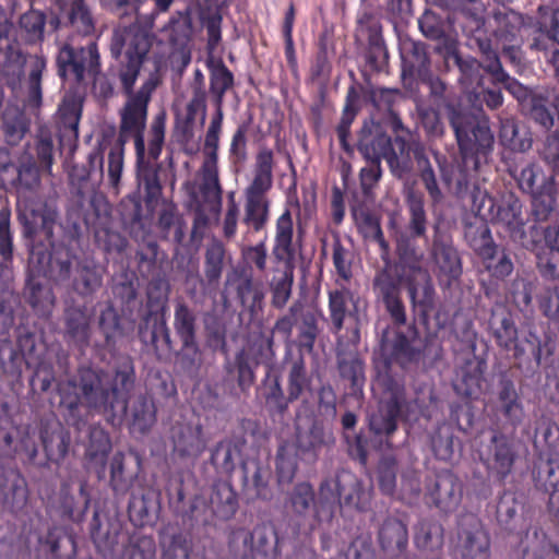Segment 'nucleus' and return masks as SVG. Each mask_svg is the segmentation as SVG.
Wrapping results in <instances>:
<instances>
[{"mask_svg":"<svg viewBox=\"0 0 559 559\" xmlns=\"http://www.w3.org/2000/svg\"><path fill=\"white\" fill-rule=\"evenodd\" d=\"M489 163L478 170L471 174V183L465 192L457 193L454 183H444L447 188L453 190L460 199L469 197L472 212L485 221L501 225L513 242L522 248L534 247L537 236L536 224L525 229V222L522 215V202L513 193L504 194L500 200H496L485 189L477 185V177L483 173Z\"/></svg>","mask_w":559,"mask_h":559,"instance_id":"10","label":"nucleus"},{"mask_svg":"<svg viewBox=\"0 0 559 559\" xmlns=\"http://www.w3.org/2000/svg\"><path fill=\"white\" fill-rule=\"evenodd\" d=\"M156 36L148 29L141 26H131L124 28L115 29L110 43L109 51L111 61L108 66L107 72L103 73L102 70L97 74L88 75L87 81H92L93 93L99 98L107 100L115 95V83L114 80L118 81L122 94L127 97L124 105L129 102V94L124 92L123 83L119 76V70L130 66L133 70H136V76L132 86V93L136 94L141 91L144 82L156 73H150V75L142 82L138 91H134L136 81L141 74L144 62L148 58V52L153 46Z\"/></svg>","mask_w":559,"mask_h":559,"instance_id":"8","label":"nucleus"},{"mask_svg":"<svg viewBox=\"0 0 559 559\" xmlns=\"http://www.w3.org/2000/svg\"><path fill=\"white\" fill-rule=\"evenodd\" d=\"M262 359L269 358L258 354V347L253 346V338L250 336L247 348L239 349L233 359L226 358L223 365L226 378L235 381L242 393L249 392L255 382V369Z\"/></svg>","mask_w":559,"mask_h":559,"instance_id":"30","label":"nucleus"},{"mask_svg":"<svg viewBox=\"0 0 559 559\" xmlns=\"http://www.w3.org/2000/svg\"><path fill=\"white\" fill-rule=\"evenodd\" d=\"M524 25L523 15L506 5L490 10L485 5H469L462 10V33L468 45L479 51L484 63L490 62L492 55L500 57L496 43L513 68H523Z\"/></svg>","mask_w":559,"mask_h":559,"instance_id":"7","label":"nucleus"},{"mask_svg":"<svg viewBox=\"0 0 559 559\" xmlns=\"http://www.w3.org/2000/svg\"><path fill=\"white\" fill-rule=\"evenodd\" d=\"M370 493L364 480L353 472L340 468L319 484L318 496L309 481H299L286 493L284 509L299 520L312 515L318 523H330L342 508L364 512L369 508Z\"/></svg>","mask_w":559,"mask_h":559,"instance_id":"6","label":"nucleus"},{"mask_svg":"<svg viewBox=\"0 0 559 559\" xmlns=\"http://www.w3.org/2000/svg\"><path fill=\"white\" fill-rule=\"evenodd\" d=\"M135 367L131 356L119 354L111 365V378L92 364L81 365L74 376L58 383L60 405L70 415H79L81 405L102 414L111 424H120L127 415L135 386Z\"/></svg>","mask_w":559,"mask_h":559,"instance_id":"4","label":"nucleus"},{"mask_svg":"<svg viewBox=\"0 0 559 559\" xmlns=\"http://www.w3.org/2000/svg\"><path fill=\"white\" fill-rule=\"evenodd\" d=\"M294 223L292 212L285 209L276 219L275 239L272 254L278 262H283L282 271L273 276L270 283L271 305L276 309H283L290 298L294 283V261L296 250L293 243Z\"/></svg>","mask_w":559,"mask_h":559,"instance_id":"14","label":"nucleus"},{"mask_svg":"<svg viewBox=\"0 0 559 559\" xmlns=\"http://www.w3.org/2000/svg\"><path fill=\"white\" fill-rule=\"evenodd\" d=\"M386 326L379 340V357L374 359V383L384 385H405L404 378L392 371L395 362L402 369L407 370L419 366L425 357L420 333L415 322L407 325Z\"/></svg>","mask_w":559,"mask_h":559,"instance_id":"11","label":"nucleus"},{"mask_svg":"<svg viewBox=\"0 0 559 559\" xmlns=\"http://www.w3.org/2000/svg\"><path fill=\"white\" fill-rule=\"evenodd\" d=\"M38 542L44 547L47 559H75L76 557L74 536L61 527H50Z\"/></svg>","mask_w":559,"mask_h":559,"instance_id":"50","label":"nucleus"},{"mask_svg":"<svg viewBox=\"0 0 559 559\" xmlns=\"http://www.w3.org/2000/svg\"><path fill=\"white\" fill-rule=\"evenodd\" d=\"M532 50L544 53L554 70L559 71V9L539 5L533 23Z\"/></svg>","mask_w":559,"mask_h":559,"instance_id":"20","label":"nucleus"},{"mask_svg":"<svg viewBox=\"0 0 559 559\" xmlns=\"http://www.w3.org/2000/svg\"><path fill=\"white\" fill-rule=\"evenodd\" d=\"M16 345L26 366L36 368V374L39 376L45 343L36 326L20 324L16 328Z\"/></svg>","mask_w":559,"mask_h":559,"instance_id":"45","label":"nucleus"},{"mask_svg":"<svg viewBox=\"0 0 559 559\" xmlns=\"http://www.w3.org/2000/svg\"><path fill=\"white\" fill-rule=\"evenodd\" d=\"M28 275L25 285V299L38 317L48 318L55 307L56 296L50 285L44 280L56 284L69 281L71 274L70 250L56 246L52 238L46 239L47 245L36 243L29 239Z\"/></svg>","mask_w":559,"mask_h":559,"instance_id":"9","label":"nucleus"},{"mask_svg":"<svg viewBox=\"0 0 559 559\" xmlns=\"http://www.w3.org/2000/svg\"><path fill=\"white\" fill-rule=\"evenodd\" d=\"M401 76L404 83L418 81L431 72L428 47L423 41L405 38L400 43Z\"/></svg>","mask_w":559,"mask_h":559,"instance_id":"35","label":"nucleus"},{"mask_svg":"<svg viewBox=\"0 0 559 559\" xmlns=\"http://www.w3.org/2000/svg\"><path fill=\"white\" fill-rule=\"evenodd\" d=\"M480 237L481 246L474 247V249L483 258L490 276L496 281H503L514 269L510 254L504 249H498L492 241L489 228H483Z\"/></svg>","mask_w":559,"mask_h":559,"instance_id":"40","label":"nucleus"},{"mask_svg":"<svg viewBox=\"0 0 559 559\" xmlns=\"http://www.w3.org/2000/svg\"><path fill=\"white\" fill-rule=\"evenodd\" d=\"M374 389L382 393L378 409L369 415L368 424L370 431L378 438L386 440L397 429V421L401 416L406 419H415L421 412L423 405L417 397H409L405 385H384L372 383Z\"/></svg>","mask_w":559,"mask_h":559,"instance_id":"13","label":"nucleus"},{"mask_svg":"<svg viewBox=\"0 0 559 559\" xmlns=\"http://www.w3.org/2000/svg\"><path fill=\"white\" fill-rule=\"evenodd\" d=\"M173 453L180 460L195 461L206 449L200 423H176L170 430Z\"/></svg>","mask_w":559,"mask_h":559,"instance_id":"33","label":"nucleus"},{"mask_svg":"<svg viewBox=\"0 0 559 559\" xmlns=\"http://www.w3.org/2000/svg\"><path fill=\"white\" fill-rule=\"evenodd\" d=\"M554 350L555 344L548 334L528 329L519 333L510 353L519 368L535 371L542 366L543 358L551 356Z\"/></svg>","mask_w":559,"mask_h":559,"instance_id":"23","label":"nucleus"},{"mask_svg":"<svg viewBox=\"0 0 559 559\" xmlns=\"http://www.w3.org/2000/svg\"><path fill=\"white\" fill-rule=\"evenodd\" d=\"M385 162L392 176L404 182V189L415 187V175H417L432 204L442 202L444 195L428 150L417 136L408 139L403 134L393 136Z\"/></svg>","mask_w":559,"mask_h":559,"instance_id":"12","label":"nucleus"},{"mask_svg":"<svg viewBox=\"0 0 559 559\" xmlns=\"http://www.w3.org/2000/svg\"><path fill=\"white\" fill-rule=\"evenodd\" d=\"M283 537L271 522L258 523L252 530L238 527L228 539L235 559H277Z\"/></svg>","mask_w":559,"mask_h":559,"instance_id":"15","label":"nucleus"},{"mask_svg":"<svg viewBox=\"0 0 559 559\" xmlns=\"http://www.w3.org/2000/svg\"><path fill=\"white\" fill-rule=\"evenodd\" d=\"M408 297L414 312L417 313L419 321L427 324L429 313L435 308L436 290L432 281L427 272L421 273V281H409L407 285Z\"/></svg>","mask_w":559,"mask_h":559,"instance_id":"47","label":"nucleus"},{"mask_svg":"<svg viewBox=\"0 0 559 559\" xmlns=\"http://www.w3.org/2000/svg\"><path fill=\"white\" fill-rule=\"evenodd\" d=\"M352 215L359 234L366 240H372L379 245L382 258L389 254L390 247L384 238L379 216L362 206L359 209L354 207Z\"/></svg>","mask_w":559,"mask_h":559,"instance_id":"55","label":"nucleus"},{"mask_svg":"<svg viewBox=\"0 0 559 559\" xmlns=\"http://www.w3.org/2000/svg\"><path fill=\"white\" fill-rule=\"evenodd\" d=\"M281 369L285 376L286 392L295 402L311 390L312 376L307 368L304 354L294 353L289 347L286 348Z\"/></svg>","mask_w":559,"mask_h":559,"instance_id":"37","label":"nucleus"},{"mask_svg":"<svg viewBox=\"0 0 559 559\" xmlns=\"http://www.w3.org/2000/svg\"><path fill=\"white\" fill-rule=\"evenodd\" d=\"M120 525L106 513L95 509L90 522V537L103 557H111L119 543Z\"/></svg>","mask_w":559,"mask_h":559,"instance_id":"39","label":"nucleus"},{"mask_svg":"<svg viewBox=\"0 0 559 559\" xmlns=\"http://www.w3.org/2000/svg\"><path fill=\"white\" fill-rule=\"evenodd\" d=\"M91 313L85 305L67 300L63 311L64 340L84 352L90 344Z\"/></svg>","mask_w":559,"mask_h":559,"instance_id":"36","label":"nucleus"},{"mask_svg":"<svg viewBox=\"0 0 559 559\" xmlns=\"http://www.w3.org/2000/svg\"><path fill=\"white\" fill-rule=\"evenodd\" d=\"M257 399L273 421L284 423L289 406L295 401L283 386L282 372L270 366L257 388Z\"/></svg>","mask_w":559,"mask_h":559,"instance_id":"24","label":"nucleus"},{"mask_svg":"<svg viewBox=\"0 0 559 559\" xmlns=\"http://www.w3.org/2000/svg\"><path fill=\"white\" fill-rule=\"evenodd\" d=\"M484 71L490 75L492 83L502 84L503 87L521 104L526 102L530 103L531 97L536 93L523 85L515 78L510 76L503 69L500 57L492 55L490 62L484 63Z\"/></svg>","mask_w":559,"mask_h":559,"instance_id":"52","label":"nucleus"},{"mask_svg":"<svg viewBox=\"0 0 559 559\" xmlns=\"http://www.w3.org/2000/svg\"><path fill=\"white\" fill-rule=\"evenodd\" d=\"M27 143L17 163H13L7 147H0V187L17 198V216L24 237L52 238L58 218L57 207L38 195L41 186L39 166L36 165Z\"/></svg>","mask_w":559,"mask_h":559,"instance_id":"5","label":"nucleus"},{"mask_svg":"<svg viewBox=\"0 0 559 559\" xmlns=\"http://www.w3.org/2000/svg\"><path fill=\"white\" fill-rule=\"evenodd\" d=\"M70 260L72 255L70 254ZM73 261H71V265ZM105 267L93 257L75 258L74 269H71V289L82 298H92L103 287Z\"/></svg>","mask_w":559,"mask_h":559,"instance_id":"32","label":"nucleus"},{"mask_svg":"<svg viewBox=\"0 0 559 559\" xmlns=\"http://www.w3.org/2000/svg\"><path fill=\"white\" fill-rule=\"evenodd\" d=\"M331 433L322 419H312L308 429L296 426L294 448L302 460L314 462L322 448L328 444Z\"/></svg>","mask_w":559,"mask_h":559,"instance_id":"41","label":"nucleus"},{"mask_svg":"<svg viewBox=\"0 0 559 559\" xmlns=\"http://www.w3.org/2000/svg\"><path fill=\"white\" fill-rule=\"evenodd\" d=\"M60 19L78 33L87 35L94 31L92 13L84 0H71L61 9Z\"/></svg>","mask_w":559,"mask_h":559,"instance_id":"63","label":"nucleus"},{"mask_svg":"<svg viewBox=\"0 0 559 559\" xmlns=\"http://www.w3.org/2000/svg\"><path fill=\"white\" fill-rule=\"evenodd\" d=\"M135 131L122 129V109L120 110V130L117 139L111 145L107 155V175L109 185L117 189L122 176L124 165V145L128 136L135 141Z\"/></svg>","mask_w":559,"mask_h":559,"instance_id":"57","label":"nucleus"},{"mask_svg":"<svg viewBox=\"0 0 559 559\" xmlns=\"http://www.w3.org/2000/svg\"><path fill=\"white\" fill-rule=\"evenodd\" d=\"M356 38H367L365 59L367 66L376 71H383L389 62V51L382 35L380 20L371 12H364L358 17Z\"/></svg>","mask_w":559,"mask_h":559,"instance_id":"27","label":"nucleus"},{"mask_svg":"<svg viewBox=\"0 0 559 559\" xmlns=\"http://www.w3.org/2000/svg\"><path fill=\"white\" fill-rule=\"evenodd\" d=\"M111 450V441L108 432L93 426L90 429V441L86 448V461L88 467L94 469L99 479L105 477L106 463Z\"/></svg>","mask_w":559,"mask_h":559,"instance_id":"49","label":"nucleus"},{"mask_svg":"<svg viewBox=\"0 0 559 559\" xmlns=\"http://www.w3.org/2000/svg\"><path fill=\"white\" fill-rule=\"evenodd\" d=\"M57 74L62 80L76 86H86L87 76L100 71V53L95 40L75 46L62 44L56 56Z\"/></svg>","mask_w":559,"mask_h":559,"instance_id":"16","label":"nucleus"},{"mask_svg":"<svg viewBox=\"0 0 559 559\" xmlns=\"http://www.w3.org/2000/svg\"><path fill=\"white\" fill-rule=\"evenodd\" d=\"M429 254L441 283L450 286L461 277L463 266L459 250L453 243L452 236L439 226L433 228Z\"/></svg>","mask_w":559,"mask_h":559,"instance_id":"22","label":"nucleus"},{"mask_svg":"<svg viewBox=\"0 0 559 559\" xmlns=\"http://www.w3.org/2000/svg\"><path fill=\"white\" fill-rule=\"evenodd\" d=\"M405 204L408 214L406 234L396 235V252L402 260L415 257V240L425 238L428 230V217L423 192L414 187L404 189Z\"/></svg>","mask_w":559,"mask_h":559,"instance_id":"19","label":"nucleus"},{"mask_svg":"<svg viewBox=\"0 0 559 559\" xmlns=\"http://www.w3.org/2000/svg\"><path fill=\"white\" fill-rule=\"evenodd\" d=\"M274 155L271 148L260 147L253 168V179L245 190V197L267 199L273 186Z\"/></svg>","mask_w":559,"mask_h":559,"instance_id":"44","label":"nucleus"},{"mask_svg":"<svg viewBox=\"0 0 559 559\" xmlns=\"http://www.w3.org/2000/svg\"><path fill=\"white\" fill-rule=\"evenodd\" d=\"M91 170L86 165H73L69 170L70 202L79 218L86 224L88 211L93 210L96 216L100 215L98 204L100 198L93 193L90 183Z\"/></svg>","mask_w":559,"mask_h":559,"instance_id":"29","label":"nucleus"},{"mask_svg":"<svg viewBox=\"0 0 559 559\" xmlns=\"http://www.w3.org/2000/svg\"><path fill=\"white\" fill-rule=\"evenodd\" d=\"M392 139L379 123L366 120L358 134L357 148L365 159L385 160Z\"/></svg>","mask_w":559,"mask_h":559,"instance_id":"42","label":"nucleus"},{"mask_svg":"<svg viewBox=\"0 0 559 559\" xmlns=\"http://www.w3.org/2000/svg\"><path fill=\"white\" fill-rule=\"evenodd\" d=\"M487 331L497 346L507 353L511 352V346L520 333L512 312L502 302H496L491 307L487 320Z\"/></svg>","mask_w":559,"mask_h":559,"instance_id":"38","label":"nucleus"},{"mask_svg":"<svg viewBox=\"0 0 559 559\" xmlns=\"http://www.w3.org/2000/svg\"><path fill=\"white\" fill-rule=\"evenodd\" d=\"M455 548L461 559H490V535L476 516L464 515L459 520Z\"/></svg>","mask_w":559,"mask_h":559,"instance_id":"25","label":"nucleus"},{"mask_svg":"<svg viewBox=\"0 0 559 559\" xmlns=\"http://www.w3.org/2000/svg\"><path fill=\"white\" fill-rule=\"evenodd\" d=\"M377 540L386 559H417L408 551L407 525L395 516H388L381 523Z\"/></svg>","mask_w":559,"mask_h":559,"instance_id":"31","label":"nucleus"},{"mask_svg":"<svg viewBox=\"0 0 559 559\" xmlns=\"http://www.w3.org/2000/svg\"><path fill=\"white\" fill-rule=\"evenodd\" d=\"M210 508L213 514L223 521L230 520L238 511L239 500L230 479L214 481L210 496Z\"/></svg>","mask_w":559,"mask_h":559,"instance_id":"46","label":"nucleus"},{"mask_svg":"<svg viewBox=\"0 0 559 559\" xmlns=\"http://www.w3.org/2000/svg\"><path fill=\"white\" fill-rule=\"evenodd\" d=\"M403 276L397 274L391 263L378 270L372 278V293L377 304L384 307L395 325H406V307L402 299Z\"/></svg>","mask_w":559,"mask_h":559,"instance_id":"18","label":"nucleus"},{"mask_svg":"<svg viewBox=\"0 0 559 559\" xmlns=\"http://www.w3.org/2000/svg\"><path fill=\"white\" fill-rule=\"evenodd\" d=\"M444 62L448 68L454 66L459 70V83L468 88L479 80L480 68L484 70V60L481 62L469 55H462L455 47H448L444 52Z\"/></svg>","mask_w":559,"mask_h":559,"instance_id":"54","label":"nucleus"},{"mask_svg":"<svg viewBox=\"0 0 559 559\" xmlns=\"http://www.w3.org/2000/svg\"><path fill=\"white\" fill-rule=\"evenodd\" d=\"M82 107V100L74 96L64 97L59 105L57 123L61 140L78 141Z\"/></svg>","mask_w":559,"mask_h":559,"instance_id":"53","label":"nucleus"},{"mask_svg":"<svg viewBox=\"0 0 559 559\" xmlns=\"http://www.w3.org/2000/svg\"><path fill=\"white\" fill-rule=\"evenodd\" d=\"M302 309V304L299 301L294 302L289 309L288 312L282 317H280L272 329V332L270 335H265L262 331H259L258 333H253L250 336L253 338V346L258 347V354L261 357H267L270 359L274 358V334H278L282 336L283 341L285 342V349L292 348L294 341L292 338L293 336V330L294 326H296L298 314L300 310Z\"/></svg>","mask_w":559,"mask_h":559,"instance_id":"34","label":"nucleus"},{"mask_svg":"<svg viewBox=\"0 0 559 559\" xmlns=\"http://www.w3.org/2000/svg\"><path fill=\"white\" fill-rule=\"evenodd\" d=\"M499 140L504 147L521 153L528 151L533 143L528 130L513 118H500Z\"/></svg>","mask_w":559,"mask_h":559,"instance_id":"59","label":"nucleus"},{"mask_svg":"<svg viewBox=\"0 0 559 559\" xmlns=\"http://www.w3.org/2000/svg\"><path fill=\"white\" fill-rule=\"evenodd\" d=\"M159 508V502L153 492L132 491L128 503L129 519L135 526H153L158 519Z\"/></svg>","mask_w":559,"mask_h":559,"instance_id":"48","label":"nucleus"},{"mask_svg":"<svg viewBox=\"0 0 559 559\" xmlns=\"http://www.w3.org/2000/svg\"><path fill=\"white\" fill-rule=\"evenodd\" d=\"M555 94L551 91H539L533 94L528 103V117L542 129L549 131L559 118V111L555 109Z\"/></svg>","mask_w":559,"mask_h":559,"instance_id":"56","label":"nucleus"},{"mask_svg":"<svg viewBox=\"0 0 559 559\" xmlns=\"http://www.w3.org/2000/svg\"><path fill=\"white\" fill-rule=\"evenodd\" d=\"M479 457L489 477L504 483L520 457V443L513 435L492 429L489 440L483 444Z\"/></svg>","mask_w":559,"mask_h":559,"instance_id":"17","label":"nucleus"},{"mask_svg":"<svg viewBox=\"0 0 559 559\" xmlns=\"http://www.w3.org/2000/svg\"><path fill=\"white\" fill-rule=\"evenodd\" d=\"M523 502L510 490H504L496 506L498 526L508 533H513L522 521Z\"/></svg>","mask_w":559,"mask_h":559,"instance_id":"58","label":"nucleus"},{"mask_svg":"<svg viewBox=\"0 0 559 559\" xmlns=\"http://www.w3.org/2000/svg\"><path fill=\"white\" fill-rule=\"evenodd\" d=\"M430 447L437 460L451 461L461 451L462 443L454 437L451 425L441 424L430 437Z\"/></svg>","mask_w":559,"mask_h":559,"instance_id":"62","label":"nucleus"},{"mask_svg":"<svg viewBox=\"0 0 559 559\" xmlns=\"http://www.w3.org/2000/svg\"><path fill=\"white\" fill-rule=\"evenodd\" d=\"M136 70L128 66L119 70L124 92L129 102L122 107V129L135 131V180L136 190L126 195L118 205V212L124 225L138 226L143 229L153 218L154 212L163 197V186L159 178L160 166L157 160L165 142V116L157 115L151 123L145 146V128L148 105L152 95L159 84L155 75H151L141 91L132 93Z\"/></svg>","mask_w":559,"mask_h":559,"instance_id":"1","label":"nucleus"},{"mask_svg":"<svg viewBox=\"0 0 559 559\" xmlns=\"http://www.w3.org/2000/svg\"><path fill=\"white\" fill-rule=\"evenodd\" d=\"M246 441L238 437H228L216 442L210 450V463L215 473L230 479L236 466L240 464L242 471V483L249 484V467L242 460V452Z\"/></svg>","mask_w":559,"mask_h":559,"instance_id":"28","label":"nucleus"},{"mask_svg":"<svg viewBox=\"0 0 559 559\" xmlns=\"http://www.w3.org/2000/svg\"><path fill=\"white\" fill-rule=\"evenodd\" d=\"M147 284L146 311L139 324L138 335L146 347H151L157 357L173 353L176 365L186 373H197L203 361V352L198 338V312L185 299L174 302L173 330L179 342L176 348L165 319L169 283L163 277L151 276Z\"/></svg>","mask_w":559,"mask_h":559,"instance_id":"3","label":"nucleus"},{"mask_svg":"<svg viewBox=\"0 0 559 559\" xmlns=\"http://www.w3.org/2000/svg\"><path fill=\"white\" fill-rule=\"evenodd\" d=\"M319 313L314 310L304 308L300 310L296 323L297 338L294 341L298 353H312L316 340L319 335Z\"/></svg>","mask_w":559,"mask_h":559,"instance_id":"60","label":"nucleus"},{"mask_svg":"<svg viewBox=\"0 0 559 559\" xmlns=\"http://www.w3.org/2000/svg\"><path fill=\"white\" fill-rule=\"evenodd\" d=\"M532 215L536 222L551 218L557 207V186L555 179L545 180L532 194Z\"/></svg>","mask_w":559,"mask_h":559,"instance_id":"61","label":"nucleus"},{"mask_svg":"<svg viewBox=\"0 0 559 559\" xmlns=\"http://www.w3.org/2000/svg\"><path fill=\"white\" fill-rule=\"evenodd\" d=\"M429 90L431 107L444 109L459 147V158L433 151V159L443 183H454L459 194L471 183V174L492 159L495 135L485 114H475L463 105L460 97L432 71L419 80Z\"/></svg>","mask_w":559,"mask_h":559,"instance_id":"2","label":"nucleus"},{"mask_svg":"<svg viewBox=\"0 0 559 559\" xmlns=\"http://www.w3.org/2000/svg\"><path fill=\"white\" fill-rule=\"evenodd\" d=\"M425 497L440 512H454L463 498V481L451 469H442L427 479Z\"/></svg>","mask_w":559,"mask_h":559,"instance_id":"26","label":"nucleus"},{"mask_svg":"<svg viewBox=\"0 0 559 559\" xmlns=\"http://www.w3.org/2000/svg\"><path fill=\"white\" fill-rule=\"evenodd\" d=\"M498 411L506 424L516 429L524 420L525 412L513 380L502 374L498 382Z\"/></svg>","mask_w":559,"mask_h":559,"instance_id":"43","label":"nucleus"},{"mask_svg":"<svg viewBox=\"0 0 559 559\" xmlns=\"http://www.w3.org/2000/svg\"><path fill=\"white\" fill-rule=\"evenodd\" d=\"M91 496L87 484L82 481L79 489V498L71 495L66 486L61 487L58 511L62 520L81 523L90 508Z\"/></svg>","mask_w":559,"mask_h":559,"instance_id":"51","label":"nucleus"},{"mask_svg":"<svg viewBox=\"0 0 559 559\" xmlns=\"http://www.w3.org/2000/svg\"><path fill=\"white\" fill-rule=\"evenodd\" d=\"M477 334L471 333L468 336V346L472 355L463 359L456 367L452 380L453 390L460 396L466 399H477L483 392L485 382V372L487 370V359L483 355H477Z\"/></svg>","mask_w":559,"mask_h":559,"instance_id":"21","label":"nucleus"},{"mask_svg":"<svg viewBox=\"0 0 559 559\" xmlns=\"http://www.w3.org/2000/svg\"><path fill=\"white\" fill-rule=\"evenodd\" d=\"M40 439L49 462L59 464L67 456L71 437L62 426H58L51 431L43 429L40 431Z\"/></svg>","mask_w":559,"mask_h":559,"instance_id":"64","label":"nucleus"}]
</instances>
